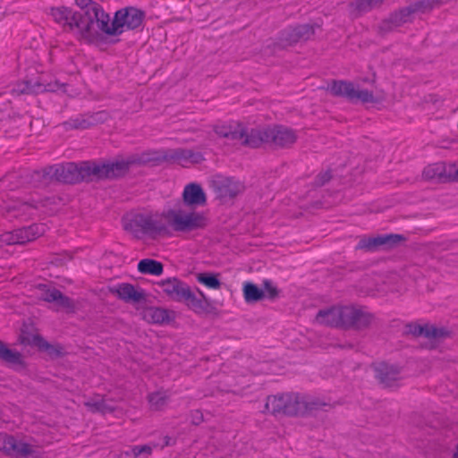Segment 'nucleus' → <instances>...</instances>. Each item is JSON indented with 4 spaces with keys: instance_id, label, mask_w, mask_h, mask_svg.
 Here are the masks:
<instances>
[{
    "instance_id": "1",
    "label": "nucleus",
    "mask_w": 458,
    "mask_h": 458,
    "mask_svg": "<svg viewBox=\"0 0 458 458\" xmlns=\"http://www.w3.org/2000/svg\"><path fill=\"white\" fill-rule=\"evenodd\" d=\"M78 37L86 41H92L100 32L109 35L111 31L110 17L100 5L87 12L79 13Z\"/></svg>"
},
{
    "instance_id": "2",
    "label": "nucleus",
    "mask_w": 458,
    "mask_h": 458,
    "mask_svg": "<svg viewBox=\"0 0 458 458\" xmlns=\"http://www.w3.org/2000/svg\"><path fill=\"white\" fill-rule=\"evenodd\" d=\"M159 157H151L149 153L133 155L125 159H117L101 165H92V175L99 179H114L123 176L130 167L135 165H144Z\"/></svg>"
},
{
    "instance_id": "3",
    "label": "nucleus",
    "mask_w": 458,
    "mask_h": 458,
    "mask_svg": "<svg viewBox=\"0 0 458 458\" xmlns=\"http://www.w3.org/2000/svg\"><path fill=\"white\" fill-rule=\"evenodd\" d=\"M167 224L175 231L191 232L207 226L208 218L199 212H187L182 209L169 210L166 213Z\"/></svg>"
},
{
    "instance_id": "4",
    "label": "nucleus",
    "mask_w": 458,
    "mask_h": 458,
    "mask_svg": "<svg viewBox=\"0 0 458 458\" xmlns=\"http://www.w3.org/2000/svg\"><path fill=\"white\" fill-rule=\"evenodd\" d=\"M331 95L346 98L352 102L375 103L377 99L372 89H364L351 81H333L327 89Z\"/></svg>"
},
{
    "instance_id": "5",
    "label": "nucleus",
    "mask_w": 458,
    "mask_h": 458,
    "mask_svg": "<svg viewBox=\"0 0 458 458\" xmlns=\"http://www.w3.org/2000/svg\"><path fill=\"white\" fill-rule=\"evenodd\" d=\"M344 318V329L345 330L365 331L377 321L374 313L370 312L368 308L360 305H345Z\"/></svg>"
},
{
    "instance_id": "6",
    "label": "nucleus",
    "mask_w": 458,
    "mask_h": 458,
    "mask_svg": "<svg viewBox=\"0 0 458 458\" xmlns=\"http://www.w3.org/2000/svg\"><path fill=\"white\" fill-rule=\"evenodd\" d=\"M287 401V415L290 416L313 415L329 406L328 403L317 397L293 393L289 394Z\"/></svg>"
},
{
    "instance_id": "7",
    "label": "nucleus",
    "mask_w": 458,
    "mask_h": 458,
    "mask_svg": "<svg viewBox=\"0 0 458 458\" xmlns=\"http://www.w3.org/2000/svg\"><path fill=\"white\" fill-rule=\"evenodd\" d=\"M51 167L54 180L64 183H77L88 180L92 175V165L86 163H67Z\"/></svg>"
},
{
    "instance_id": "8",
    "label": "nucleus",
    "mask_w": 458,
    "mask_h": 458,
    "mask_svg": "<svg viewBox=\"0 0 458 458\" xmlns=\"http://www.w3.org/2000/svg\"><path fill=\"white\" fill-rule=\"evenodd\" d=\"M144 13L134 7H126L117 11L111 22L109 35H118L124 30H134L139 28L143 21Z\"/></svg>"
},
{
    "instance_id": "9",
    "label": "nucleus",
    "mask_w": 458,
    "mask_h": 458,
    "mask_svg": "<svg viewBox=\"0 0 458 458\" xmlns=\"http://www.w3.org/2000/svg\"><path fill=\"white\" fill-rule=\"evenodd\" d=\"M35 295L39 300L53 303L57 311L74 312L75 303L73 300L64 295L59 290L47 284H38L35 289Z\"/></svg>"
},
{
    "instance_id": "10",
    "label": "nucleus",
    "mask_w": 458,
    "mask_h": 458,
    "mask_svg": "<svg viewBox=\"0 0 458 458\" xmlns=\"http://www.w3.org/2000/svg\"><path fill=\"white\" fill-rule=\"evenodd\" d=\"M0 451L15 457L37 458L41 454L38 445L16 440L13 437L0 434Z\"/></svg>"
},
{
    "instance_id": "11",
    "label": "nucleus",
    "mask_w": 458,
    "mask_h": 458,
    "mask_svg": "<svg viewBox=\"0 0 458 458\" xmlns=\"http://www.w3.org/2000/svg\"><path fill=\"white\" fill-rule=\"evenodd\" d=\"M401 243V234H381L362 236L356 246L357 250L366 252L389 250Z\"/></svg>"
},
{
    "instance_id": "12",
    "label": "nucleus",
    "mask_w": 458,
    "mask_h": 458,
    "mask_svg": "<svg viewBox=\"0 0 458 458\" xmlns=\"http://www.w3.org/2000/svg\"><path fill=\"white\" fill-rule=\"evenodd\" d=\"M38 204L44 205L42 202L30 203L20 200H12L4 205L2 210L3 216L11 220L13 218L20 220H27L32 218L38 210Z\"/></svg>"
},
{
    "instance_id": "13",
    "label": "nucleus",
    "mask_w": 458,
    "mask_h": 458,
    "mask_svg": "<svg viewBox=\"0 0 458 458\" xmlns=\"http://www.w3.org/2000/svg\"><path fill=\"white\" fill-rule=\"evenodd\" d=\"M49 14L64 30L78 35L77 24L79 13H75L65 6H57L50 8Z\"/></svg>"
},
{
    "instance_id": "14",
    "label": "nucleus",
    "mask_w": 458,
    "mask_h": 458,
    "mask_svg": "<svg viewBox=\"0 0 458 458\" xmlns=\"http://www.w3.org/2000/svg\"><path fill=\"white\" fill-rule=\"evenodd\" d=\"M162 158L175 162L182 166L199 164L204 160L203 155L200 152L189 148L170 149L164 154Z\"/></svg>"
},
{
    "instance_id": "15",
    "label": "nucleus",
    "mask_w": 458,
    "mask_h": 458,
    "mask_svg": "<svg viewBox=\"0 0 458 458\" xmlns=\"http://www.w3.org/2000/svg\"><path fill=\"white\" fill-rule=\"evenodd\" d=\"M344 306H334L328 309L320 310L316 316V322L331 327L344 329Z\"/></svg>"
},
{
    "instance_id": "16",
    "label": "nucleus",
    "mask_w": 458,
    "mask_h": 458,
    "mask_svg": "<svg viewBox=\"0 0 458 458\" xmlns=\"http://www.w3.org/2000/svg\"><path fill=\"white\" fill-rule=\"evenodd\" d=\"M314 35V28L309 24L290 28L281 33L280 44L290 46L300 41L310 39Z\"/></svg>"
},
{
    "instance_id": "17",
    "label": "nucleus",
    "mask_w": 458,
    "mask_h": 458,
    "mask_svg": "<svg viewBox=\"0 0 458 458\" xmlns=\"http://www.w3.org/2000/svg\"><path fill=\"white\" fill-rule=\"evenodd\" d=\"M157 286L171 300L182 302L190 286L176 277L158 282Z\"/></svg>"
},
{
    "instance_id": "18",
    "label": "nucleus",
    "mask_w": 458,
    "mask_h": 458,
    "mask_svg": "<svg viewBox=\"0 0 458 458\" xmlns=\"http://www.w3.org/2000/svg\"><path fill=\"white\" fill-rule=\"evenodd\" d=\"M269 143L279 148H290L297 140V133L293 129L284 126H275L268 130Z\"/></svg>"
},
{
    "instance_id": "19",
    "label": "nucleus",
    "mask_w": 458,
    "mask_h": 458,
    "mask_svg": "<svg viewBox=\"0 0 458 458\" xmlns=\"http://www.w3.org/2000/svg\"><path fill=\"white\" fill-rule=\"evenodd\" d=\"M375 377L384 387H391L397 384L399 369L397 366L386 362H379L373 365Z\"/></svg>"
},
{
    "instance_id": "20",
    "label": "nucleus",
    "mask_w": 458,
    "mask_h": 458,
    "mask_svg": "<svg viewBox=\"0 0 458 458\" xmlns=\"http://www.w3.org/2000/svg\"><path fill=\"white\" fill-rule=\"evenodd\" d=\"M111 293L129 303H140L146 301L145 292L131 284H121L112 288Z\"/></svg>"
},
{
    "instance_id": "21",
    "label": "nucleus",
    "mask_w": 458,
    "mask_h": 458,
    "mask_svg": "<svg viewBox=\"0 0 458 458\" xmlns=\"http://www.w3.org/2000/svg\"><path fill=\"white\" fill-rule=\"evenodd\" d=\"M216 190L221 199H233L244 191V186L239 181L225 178L216 182Z\"/></svg>"
},
{
    "instance_id": "22",
    "label": "nucleus",
    "mask_w": 458,
    "mask_h": 458,
    "mask_svg": "<svg viewBox=\"0 0 458 458\" xmlns=\"http://www.w3.org/2000/svg\"><path fill=\"white\" fill-rule=\"evenodd\" d=\"M269 128H247L242 140V146L258 148L262 143H269Z\"/></svg>"
},
{
    "instance_id": "23",
    "label": "nucleus",
    "mask_w": 458,
    "mask_h": 458,
    "mask_svg": "<svg viewBox=\"0 0 458 458\" xmlns=\"http://www.w3.org/2000/svg\"><path fill=\"white\" fill-rule=\"evenodd\" d=\"M182 199L191 207L203 206L207 201L206 194L198 183H190L184 187Z\"/></svg>"
},
{
    "instance_id": "24",
    "label": "nucleus",
    "mask_w": 458,
    "mask_h": 458,
    "mask_svg": "<svg viewBox=\"0 0 458 458\" xmlns=\"http://www.w3.org/2000/svg\"><path fill=\"white\" fill-rule=\"evenodd\" d=\"M451 331L442 326L424 324L423 336L430 341L429 349H434L437 344L450 337Z\"/></svg>"
},
{
    "instance_id": "25",
    "label": "nucleus",
    "mask_w": 458,
    "mask_h": 458,
    "mask_svg": "<svg viewBox=\"0 0 458 458\" xmlns=\"http://www.w3.org/2000/svg\"><path fill=\"white\" fill-rule=\"evenodd\" d=\"M199 293L200 295L199 298L197 297L190 288L182 302H184L187 307L195 313L200 314L208 310L210 301L201 291H199Z\"/></svg>"
},
{
    "instance_id": "26",
    "label": "nucleus",
    "mask_w": 458,
    "mask_h": 458,
    "mask_svg": "<svg viewBox=\"0 0 458 458\" xmlns=\"http://www.w3.org/2000/svg\"><path fill=\"white\" fill-rule=\"evenodd\" d=\"M288 398L289 394L268 396L265 404L264 411H267L274 415L278 413L287 415Z\"/></svg>"
},
{
    "instance_id": "27",
    "label": "nucleus",
    "mask_w": 458,
    "mask_h": 458,
    "mask_svg": "<svg viewBox=\"0 0 458 458\" xmlns=\"http://www.w3.org/2000/svg\"><path fill=\"white\" fill-rule=\"evenodd\" d=\"M123 228L137 235L140 233H146V214H134L123 219Z\"/></svg>"
},
{
    "instance_id": "28",
    "label": "nucleus",
    "mask_w": 458,
    "mask_h": 458,
    "mask_svg": "<svg viewBox=\"0 0 458 458\" xmlns=\"http://www.w3.org/2000/svg\"><path fill=\"white\" fill-rule=\"evenodd\" d=\"M166 214H146V233H160L166 231Z\"/></svg>"
},
{
    "instance_id": "29",
    "label": "nucleus",
    "mask_w": 458,
    "mask_h": 458,
    "mask_svg": "<svg viewBox=\"0 0 458 458\" xmlns=\"http://www.w3.org/2000/svg\"><path fill=\"white\" fill-rule=\"evenodd\" d=\"M0 360L12 367H22L23 359L21 352L10 349L4 343L0 341Z\"/></svg>"
},
{
    "instance_id": "30",
    "label": "nucleus",
    "mask_w": 458,
    "mask_h": 458,
    "mask_svg": "<svg viewBox=\"0 0 458 458\" xmlns=\"http://www.w3.org/2000/svg\"><path fill=\"white\" fill-rule=\"evenodd\" d=\"M108 118L105 112H98L88 117L77 118L72 122V127L75 129H87L98 123H104Z\"/></svg>"
},
{
    "instance_id": "31",
    "label": "nucleus",
    "mask_w": 458,
    "mask_h": 458,
    "mask_svg": "<svg viewBox=\"0 0 458 458\" xmlns=\"http://www.w3.org/2000/svg\"><path fill=\"white\" fill-rule=\"evenodd\" d=\"M84 405L89 411L102 414L111 413L115 410L114 406L109 404L106 399L99 395L89 398Z\"/></svg>"
},
{
    "instance_id": "32",
    "label": "nucleus",
    "mask_w": 458,
    "mask_h": 458,
    "mask_svg": "<svg viewBox=\"0 0 458 458\" xmlns=\"http://www.w3.org/2000/svg\"><path fill=\"white\" fill-rule=\"evenodd\" d=\"M143 316L148 322L154 324L168 323L171 320L168 310L157 307L146 309Z\"/></svg>"
},
{
    "instance_id": "33",
    "label": "nucleus",
    "mask_w": 458,
    "mask_h": 458,
    "mask_svg": "<svg viewBox=\"0 0 458 458\" xmlns=\"http://www.w3.org/2000/svg\"><path fill=\"white\" fill-rule=\"evenodd\" d=\"M21 238V244L36 240L44 233V226L41 225H31L28 227L16 229Z\"/></svg>"
},
{
    "instance_id": "34",
    "label": "nucleus",
    "mask_w": 458,
    "mask_h": 458,
    "mask_svg": "<svg viewBox=\"0 0 458 458\" xmlns=\"http://www.w3.org/2000/svg\"><path fill=\"white\" fill-rule=\"evenodd\" d=\"M52 167H47L41 171H34L30 174V181L34 187L46 186L54 180Z\"/></svg>"
},
{
    "instance_id": "35",
    "label": "nucleus",
    "mask_w": 458,
    "mask_h": 458,
    "mask_svg": "<svg viewBox=\"0 0 458 458\" xmlns=\"http://www.w3.org/2000/svg\"><path fill=\"white\" fill-rule=\"evenodd\" d=\"M21 344L29 345H36L40 349L48 351L49 353H58V351L47 341H45L39 335H29L22 334L20 337Z\"/></svg>"
},
{
    "instance_id": "36",
    "label": "nucleus",
    "mask_w": 458,
    "mask_h": 458,
    "mask_svg": "<svg viewBox=\"0 0 458 458\" xmlns=\"http://www.w3.org/2000/svg\"><path fill=\"white\" fill-rule=\"evenodd\" d=\"M138 270L142 274L159 276L163 273V265L159 261L145 259L139 262Z\"/></svg>"
},
{
    "instance_id": "37",
    "label": "nucleus",
    "mask_w": 458,
    "mask_h": 458,
    "mask_svg": "<svg viewBox=\"0 0 458 458\" xmlns=\"http://www.w3.org/2000/svg\"><path fill=\"white\" fill-rule=\"evenodd\" d=\"M47 90L46 86L41 85L39 83H36L31 85L29 81H21L17 83L13 89V92L21 95V94H38L43 91Z\"/></svg>"
},
{
    "instance_id": "38",
    "label": "nucleus",
    "mask_w": 458,
    "mask_h": 458,
    "mask_svg": "<svg viewBox=\"0 0 458 458\" xmlns=\"http://www.w3.org/2000/svg\"><path fill=\"white\" fill-rule=\"evenodd\" d=\"M444 163H434L426 166L422 176L426 180H438L443 182Z\"/></svg>"
},
{
    "instance_id": "39",
    "label": "nucleus",
    "mask_w": 458,
    "mask_h": 458,
    "mask_svg": "<svg viewBox=\"0 0 458 458\" xmlns=\"http://www.w3.org/2000/svg\"><path fill=\"white\" fill-rule=\"evenodd\" d=\"M243 295L247 302H255L264 298V292L252 283H246L243 286Z\"/></svg>"
},
{
    "instance_id": "40",
    "label": "nucleus",
    "mask_w": 458,
    "mask_h": 458,
    "mask_svg": "<svg viewBox=\"0 0 458 458\" xmlns=\"http://www.w3.org/2000/svg\"><path fill=\"white\" fill-rule=\"evenodd\" d=\"M148 399L152 410L161 411L167 403L168 395L165 393L155 392L150 394Z\"/></svg>"
},
{
    "instance_id": "41",
    "label": "nucleus",
    "mask_w": 458,
    "mask_h": 458,
    "mask_svg": "<svg viewBox=\"0 0 458 458\" xmlns=\"http://www.w3.org/2000/svg\"><path fill=\"white\" fill-rule=\"evenodd\" d=\"M217 276L211 273H199L197 275V280L210 289L218 290L221 287V282Z\"/></svg>"
},
{
    "instance_id": "42",
    "label": "nucleus",
    "mask_w": 458,
    "mask_h": 458,
    "mask_svg": "<svg viewBox=\"0 0 458 458\" xmlns=\"http://www.w3.org/2000/svg\"><path fill=\"white\" fill-rule=\"evenodd\" d=\"M153 451V446L149 445H135L130 451H125L126 456H132L133 458H148Z\"/></svg>"
},
{
    "instance_id": "43",
    "label": "nucleus",
    "mask_w": 458,
    "mask_h": 458,
    "mask_svg": "<svg viewBox=\"0 0 458 458\" xmlns=\"http://www.w3.org/2000/svg\"><path fill=\"white\" fill-rule=\"evenodd\" d=\"M443 182H458V164L444 163Z\"/></svg>"
},
{
    "instance_id": "44",
    "label": "nucleus",
    "mask_w": 458,
    "mask_h": 458,
    "mask_svg": "<svg viewBox=\"0 0 458 458\" xmlns=\"http://www.w3.org/2000/svg\"><path fill=\"white\" fill-rule=\"evenodd\" d=\"M245 133V125L240 123H233L228 140L240 143L242 146V140Z\"/></svg>"
},
{
    "instance_id": "45",
    "label": "nucleus",
    "mask_w": 458,
    "mask_h": 458,
    "mask_svg": "<svg viewBox=\"0 0 458 458\" xmlns=\"http://www.w3.org/2000/svg\"><path fill=\"white\" fill-rule=\"evenodd\" d=\"M13 244H21L17 230L5 232L0 235V247Z\"/></svg>"
},
{
    "instance_id": "46",
    "label": "nucleus",
    "mask_w": 458,
    "mask_h": 458,
    "mask_svg": "<svg viewBox=\"0 0 458 458\" xmlns=\"http://www.w3.org/2000/svg\"><path fill=\"white\" fill-rule=\"evenodd\" d=\"M424 325L416 323H408L403 329V334L411 335L413 336H423Z\"/></svg>"
},
{
    "instance_id": "47",
    "label": "nucleus",
    "mask_w": 458,
    "mask_h": 458,
    "mask_svg": "<svg viewBox=\"0 0 458 458\" xmlns=\"http://www.w3.org/2000/svg\"><path fill=\"white\" fill-rule=\"evenodd\" d=\"M332 179V171L330 169H327L326 171H323L319 173L315 181L314 184L316 186L321 187L324 186L326 183H327Z\"/></svg>"
},
{
    "instance_id": "48",
    "label": "nucleus",
    "mask_w": 458,
    "mask_h": 458,
    "mask_svg": "<svg viewBox=\"0 0 458 458\" xmlns=\"http://www.w3.org/2000/svg\"><path fill=\"white\" fill-rule=\"evenodd\" d=\"M233 128V123L219 124L214 126V131L216 134L221 138H225L229 136L230 131Z\"/></svg>"
},
{
    "instance_id": "49",
    "label": "nucleus",
    "mask_w": 458,
    "mask_h": 458,
    "mask_svg": "<svg viewBox=\"0 0 458 458\" xmlns=\"http://www.w3.org/2000/svg\"><path fill=\"white\" fill-rule=\"evenodd\" d=\"M400 16L398 13H394V15H392L389 19L386 20L382 26H381V29L383 30H392L394 27H398L399 26V23H400Z\"/></svg>"
},
{
    "instance_id": "50",
    "label": "nucleus",
    "mask_w": 458,
    "mask_h": 458,
    "mask_svg": "<svg viewBox=\"0 0 458 458\" xmlns=\"http://www.w3.org/2000/svg\"><path fill=\"white\" fill-rule=\"evenodd\" d=\"M76 4L81 9V13L87 12L91 8H95L99 5L98 3L92 0H75Z\"/></svg>"
},
{
    "instance_id": "51",
    "label": "nucleus",
    "mask_w": 458,
    "mask_h": 458,
    "mask_svg": "<svg viewBox=\"0 0 458 458\" xmlns=\"http://www.w3.org/2000/svg\"><path fill=\"white\" fill-rule=\"evenodd\" d=\"M264 286H265V289L267 291L270 298L273 299L277 296L278 292H277L276 288L274 287L269 281L266 280L264 282Z\"/></svg>"
},
{
    "instance_id": "52",
    "label": "nucleus",
    "mask_w": 458,
    "mask_h": 458,
    "mask_svg": "<svg viewBox=\"0 0 458 458\" xmlns=\"http://www.w3.org/2000/svg\"><path fill=\"white\" fill-rule=\"evenodd\" d=\"M420 4L416 3L412 5L406 7L405 9H403V17L406 14L410 15V14L415 13L416 11H418L420 9Z\"/></svg>"
},
{
    "instance_id": "53",
    "label": "nucleus",
    "mask_w": 458,
    "mask_h": 458,
    "mask_svg": "<svg viewBox=\"0 0 458 458\" xmlns=\"http://www.w3.org/2000/svg\"><path fill=\"white\" fill-rule=\"evenodd\" d=\"M440 99L437 95H428L425 98V102L432 105H437Z\"/></svg>"
},
{
    "instance_id": "54",
    "label": "nucleus",
    "mask_w": 458,
    "mask_h": 458,
    "mask_svg": "<svg viewBox=\"0 0 458 458\" xmlns=\"http://www.w3.org/2000/svg\"><path fill=\"white\" fill-rule=\"evenodd\" d=\"M195 413L196 416L193 418L192 421L194 424H199L202 421V414L199 411H196Z\"/></svg>"
},
{
    "instance_id": "55",
    "label": "nucleus",
    "mask_w": 458,
    "mask_h": 458,
    "mask_svg": "<svg viewBox=\"0 0 458 458\" xmlns=\"http://www.w3.org/2000/svg\"><path fill=\"white\" fill-rule=\"evenodd\" d=\"M164 444H165V445L167 446V445H173L174 442H172V438L170 437L166 436L164 437Z\"/></svg>"
},
{
    "instance_id": "56",
    "label": "nucleus",
    "mask_w": 458,
    "mask_h": 458,
    "mask_svg": "<svg viewBox=\"0 0 458 458\" xmlns=\"http://www.w3.org/2000/svg\"><path fill=\"white\" fill-rule=\"evenodd\" d=\"M367 81L371 82V84H374V83H375V80H374V79H371V80H369V79H368V80H367Z\"/></svg>"
}]
</instances>
